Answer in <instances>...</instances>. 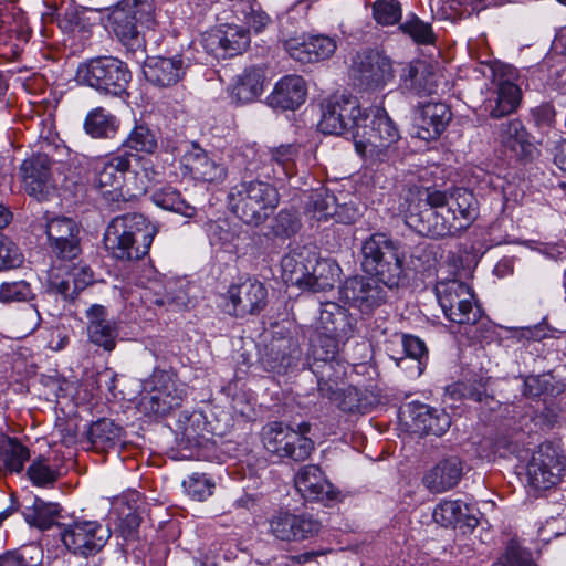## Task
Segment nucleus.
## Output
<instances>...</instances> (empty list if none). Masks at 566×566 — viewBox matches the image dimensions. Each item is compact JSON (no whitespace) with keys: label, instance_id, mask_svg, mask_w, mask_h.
<instances>
[{"label":"nucleus","instance_id":"obj_31","mask_svg":"<svg viewBox=\"0 0 566 566\" xmlns=\"http://www.w3.org/2000/svg\"><path fill=\"white\" fill-rule=\"evenodd\" d=\"M315 262V253L306 248L291 250L282 258V279L286 284L305 289L311 268Z\"/></svg>","mask_w":566,"mask_h":566},{"label":"nucleus","instance_id":"obj_34","mask_svg":"<svg viewBox=\"0 0 566 566\" xmlns=\"http://www.w3.org/2000/svg\"><path fill=\"white\" fill-rule=\"evenodd\" d=\"M409 406L412 426L418 432L441 436L451 424L450 416L443 410L419 402H412Z\"/></svg>","mask_w":566,"mask_h":566},{"label":"nucleus","instance_id":"obj_37","mask_svg":"<svg viewBox=\"0 0 566 566\" xmlns=\"http://www.w3.org/2000/svg\"><path fill=\"white\" fill-rule=\"evenodd\" d=\"M403 88L418 94H432L438 86L437 75L423 61H415L403 66L401 73Z\"/></svg>","mask_w":566,"mask_h":566},{"label":"nucleus","instance_id":"obj_27","mask_svg":"<svg viewBox=\"0 0 566 566\" xmlns=\"http://www.w3.org/2000/svg\"><path fill=\"white\" fill-rule=\"evenodd\" d=\"M51 165V159L43 154L32 156L21 165L23 184L31 196L41 199L52 189Z\"/></svg>","mask_w":566,"mask_h":566},{"label":"nucleus","instance_id":"obj_25","mask_svg":"<svg viewBox=\"0 0 566 566\" xmlns=\"http://www.w3.org/2000/svg\"><path fill=\"white\" fill-rule=\"evenodd\" d=\"M290 56L301 63H313L332 56L336 42L326 35L294 36L284 41Z\"/></svg>","mask_w":566,"mask_h":566},{"label":"nucleus","instance_id":"obj_33","mask_svg":"<svg viewBox=\"0 0 566 566\" xmlns=\"http://www.w3.org/2000/svg\"><path fill=\"white\" fill-rule=\"evenodd\" d=\"M436 523L443 527L474 528L479 521L468 504L460 500L441 501L432 513Z\"/></svg>","mask_w":566,"mask_h":566},{"label":"nucleus","instance_id":"obj_29","mask_svg":"<svg viewBox=\"0 0 566 566\" xmlns=\"http://www.w3.org/2000/svg\"><path fill=\"white\" fill-rule=\"evenodd\" d=\"M497 139L504 148L518 158L532 159L537 153L526 127L517 118L500 124Z\"/></svg>","mask_w":566,"mask_h":566},{"label":"nucleus","instance_id":"obj_13","mask_svg":"<svg viewBox=\"0 0 566 566\" xmlns=\"http://www.w3.org/2000/svg\"><path fill=\"white\" fill-rule=\"evenodd\" d=\"M130 155L119 154L107 157L95 167L94 186L103 198L111 202L128 200V179Z\"/></svg>","mask_w":566,"mask_h":566},{"label":"nucleus","instance_id":"obj_52","mask_svg":"<svg viewBox=\"0 0 566 566\" xmlns=\"http://www.w3.org/2000/svg\"><path fill=\"white\" fill-rule=\"evenodd\" d=\"M340 343L345 342L317 334L312 344L313 363H328L329 360L337 359Z\"/></svg>","mask_w":566,"mask_h":566},{"label":"nucleus","instance_id":"obj_50","mask_svg":"<svg viewBox=\"0 0 566 566\" xmlns=\"http://www.w3.org/2000/svg\"><path fill=\"white\" fill-rule=\"evenodd\" d=\"M123 147L153 154L157 149L156 135L145 125L135 126L123 142Z\"/></svg>","mask_w":566,"mask_h":566},{"label":"nucleus","instance_id":"obj_53","mask_svg":"<svg viewBox=\"0 0 566 566\" xmlns=\"http://www.w3.org/2000/svg\"><path fill=\"white\" fill-rule=\"evenodd\" d=\"M373 17L381 25H394L402 17L401 4L397 0H377L373 3Z\"/></svg>","mask_w":566,"mask_h":566},{"label":"nucleus","instance_id":"obj_28","mask_svg":"<svg viewBox=\"0 0 566 566\" xmlns=\"http://www.w3.org/2000/svg\"><path fill=\"white\" fill-rule=\"evenodd\" d=\"M317 334L347 342L354 335V323L346 308L334 302L323 304Z\"/></svg>","mask_w":566,"mask_h":566},{"label":"nucleus","instance_id":"obj_12","mask_svg":"<svg viewBox=\"0 0 566 566\" xmlns=\"http://www.w3.org/2000/svg\"><path fill=\"white\" fill-rule=\"evenodd\" d=\"M111 24L119 41L130 48L142 45L139 27L153 20V6L147 0H122L113 10Z\"/></svg>","mask_w":566,"mask_h":566},{"label":"nucleus","instance_id":"obj_49","mask_svg":"<svg viewBox=\"0 0 566 566\" xmlns=\"http://www.w3.org/2000/svg\"><path fill=\"white\" fill-rule=\"evenodd\" d=\"M43 553L35 545L8 552L0 556V566H41Z\"/></svg>","mask_w":566,"mask_h":566},{"label":"nucleus","instance_id":"obj_41","mask_svg":"<svg viewBox=\"0 0 566 566\" xmlns=\"http://www.w3.org/2000/svg\"><path fill=\"white\" fill-rule=\"evenodd\" d=\"M83 126L92 138H113L119 129V119L105 108L96 107L87 113Z\"/></svg>","mask_w":566,"mask_h":566},{"label":"nucleus","instance_id":"obj_4","mask_svg":"<svg viewBox=\"0 0 566 566\" xmlns=\"http://www.w3.org/2000/svg\"><path fill=\"white\" fill-rule=\"evenodd\" d=\"M280 195L270 182L243 179L230 187L228 206L242 222L252 226L263 223L277 208Z\"/></svg>","mask_w":566,"mask_h":566},{"label":"nucleus","instance_id":"obj_64","mask_svg":"<svg viewBox=\"0 0 566 566\" xmlns=\"http://www.w3.org/2000/svg\"><path fill=\"white\" fill-rule=\"evenodd\" d=\"M51 287L57 294L62 295L64 298L74 297L78 291H74V285L72 284V279L67 275L66 279L55 277L51 281Z\"/></svg>","mask_w":566,"mask_h":566},{"label":"nucleus","instance_id":"obj_18","mask_svg":"<svg viewBox=\"0 0 566 566\" xmlns=\"http://www.w3.org/2000/svg\"><path fill=\"white\" fill-rule=\"evenodd\" d=\"M353 73L360 86L371 90L382 88L394 78L391 60L377 51L357 54Z\"/></svg>","mask_w":566,"mask_h":566},{"label":"nucleus","instance_id":"obj_24","mask_svg":"<svg viewBox=\"0 0 566 566\" xmlns=\"http://www.w3.org/2000/svg\"><path fill=\"white\" fill-rule=\"evenodd\" d=\"M206 46L222 56L243 53L251 43L249 31L237 24H222L205 38Z\"/></svg>","mask_w":566,"mask_h":566},{"label":"nucleus","instance_id":"obj_7","mask_svg":"<svg viewBox=\"0 0 566 566\" xmlns=\"http://www.w3.org/2000/svg\"><path fill=\"white\" fill-rule=\"evenodd\" d=\"M310 429L307 422H302L297 429H293L281 421H273L263 427L261 438L270 453L279 458L304 461L314 450L313 441L306 437Z\"/></svg>","mask_w":566,"mask_h":566},{"label":"nucleus","instance_id":"obj_38","mask_svg":"<svg viewBox=\"0 0 566 566\" xmlns=\"http://www.w3.org/2000/svg\"><path fill=\"white\" fill-rule=\"evenodd\" d=\"M494 99L488 104L489 114L492 118H501L514 113L521 103V88L509 78H501L497 83Z\"/></svg>","mask_w":566,"mask_h":566},{"label":"nucleus","instance_id":"obj_21","mask_svg":"<svg viewBox=\"0 0 566 566\" xmlns=\"http://www.w3.org/2000/svg\"><path fill=\"white\" fill-rule=\"evenodd\" d=\"M180 170L184 176L202 182H219L227 176L226 167L197 144L181 156Z\"/></svg>","mask_w":566,"mask_h":566},{"label":"nucleus","instance_id":"obj_58","mask_svg":"<svg viewBox=\"0 0 566 566\" xmlns=\"http://www.w3.org/2000/svg\"><path fill=\"white\" fill-rule=\"evenodd\" d=\"M493 566H536L531 554L517 545H510Z\"/></svg>","mask_w":566,"mask_h":566},{"label":"nucleus","instance_id":"obj_30","mask_svg":"<svg viewBox=\"0 0 566 566\" xmlns=\"http://www.w3.org/2000/svg\"><path fill=\"white\" fill-rule=\"evenodd\" d=\"M306 94L305 81L298 75H287L275 84L268 103L273 108L295 109L305 102Z\"/></svg>","mask_w":566,"mask_h":566},{"label":"nucleus","instance_id":"obj_11","mask_svg":"<svg viewBox=\"0 0 566 566\" xmlns=\"http://www.w3.org/2000/svg\"><path fill=\"white\" fill-rule=\"evenodd\" d=\"M436 294L442 312L457 324H474L480 317V308L474 302L472 289L458 280L441 281L436 285Z\"/></svg>","mask_w":566,"mask_h":566},{"label":"nucleus","instance_id":"obj_39","mask_svg":"<svg viewBox=\"0 0 566 566\" xmlns=\"http://www.w3.org/2000/svg\"><path fill=\"white\" fill-rule=\"evenodd\" d=\"M340 273L342 269L335 261L315 256L304 291L316 293L331 290L339 281Z\"/></svg>","mask_w":566,"mask_h":566},{"label":"nucleus","instance_id":"obj_59","mask_svg":"<svg viewBox=\"0 0 566 566\" xmlns=\"http://www.w3.org/2000/svg\"><path fill=\"white\" fill-rule=\"evenodd\" d=\"M238 6L240 9H237L235 12L242 13L245 24L256 33L261 32L269 23L270 18L264 12L255 11L249 2L241 1Z\"/></svg>","mask_w":566,"mask_h":566},{"label":"nucleus","instance_id":"obj_44","mask_svg":"<svg viewBox=\"0 0 566 566\" xmlns=\"http://www.w3.org/2000/svg\"><path fill=\"white\" fill-rule=\"evenodd\" d=\"M29 459V449L18 439L9 437L0 439V462L6 471L20 473Z\"/></svg>","mask_w":566,"mask_h":566},{"label":"nucleus","instance_id":"obj_45","mask_svg":"<svg viewBox=\"0 0 566 566\" xmlns=\"http://www.w3.org/2000/svg\"><path fill=\"white\" fill-rule=\"evenodd\" d=\"M122 428L112 420L102 419L88 429V439L95 449L107 450L120 441Z\"/></svg>","mask_w":566,"mask_h":566},{"label":"nucleus","instance_id":"obj_32","mask_svg":"<svg viewBox=\"0 0 566 566\" xmlns=\"http://www.w3.org/2000/svg\"><path fill=\"white\" fill-rule=\"evenodd\" d=\"M106 310L102 305H92L87 311V333L90 340L112 352L116 346L118 326L115 321L107 319Z\"/></svg>","mask_w":566,"mask_h":566},{"label":"nucleus","instance_id":"obj_36","mask_svg":"<svg viewBox=\"0 0 566 566\" xmlns=\"http://www.w3.org/2000/svg\"><path fill=\"white\" fill-rule=\"evenodd\" d=\"M462 475V463L455 458L444 459L423 478L424 485L433 493H441L455 486Z\"/></svg>","mask_w":566,"mask_h":566},{"label":"nucleus","instance_id":"obj_46","mask_svg":"<svg viewBox=\"0 0 566 566\" xmlns=\"http://www.w3.org/2000/svg\"><path fill=\"white\" fill-rule=\"evenodd\" d=\"M298 147L295 145H281L270 151V161L273 176L276 179L290 178L295 172V158Z\"/></svg>","mask_w":566,"mask_h":566},{"label":"nucleus","instance_id":"obj_40","mask_svg":"<svg viewBox=\"0 0 566 566\" xmlns=\"http://www.w3.org/2000/svg\"><path fill=\"white\" fill-rule=\"evenodd\" d=\"M132 176L128 178V199L137 198L147 193L149 190L156 189L163 174L156 169L150 159L140 160L139 168L129 171Z\"/></svg>","mask_w":566,"mask_h":566},{"label":"nucleus","instance_id":"obj_16","mask_svg":"<svg viewBox=\"0 0 566 566\" xmlns=\"http://www.w3.org/2000/svg\"><path fill=\"white\" fill-rule=\"evenodd\" d=\"M109 537L111 531L97 521H76L61 532L65 547L83 556L98 553Z\"/></svg>","mask_w":566,"mask_h":566},{"label":"nucleus","instance_id":"obj_23","mask_svg":"<svg viewBox=\"0 0 566 566\" xmlns=\"http://www.w3.org/2000/svg\"><path fill=\"white\" fill-rule=\"evenodd\" d=\"M305 212L311 219L317 222L333 219L340 223H353L357 218L355 208L348 205H338L334 193L327 190L313 192L307 202Z\"/></svg>","mask_w":566,"mask_h":566},{"label":"nucleus","instance_id":"obj_61","mask_svg":"<svg viewBox=\"0 0 566 566\" xmlns=\"http://www.w3.org/2000/svg\"><path fill=\"white\" fill-rule=\"evenodd\" d=\"M328 399L334 401L339 409L346 412H355L360 408L358 403V390L352 386L340 387V390H337L335 398Z\"/></svg>","mask_w":566,"mask_h":566},{"label":"nucleus","instance_id":"obj_15","mask_svg":"<svg viewBox=\"0 0 566 566\" xmlns=\"http://www.w3.org/2000/svg\"><path fill=\"white\" fill-rule=\"evenodd\" d=\"M224 311L235 317L255 315L262 312L268 303L265 285L255 280L247 279L231 284L224 294Z\"/></svg>","mask_w":566,"mask_h":566},{"label":"nucleus","instance_id":"obj_20","mask_svg":"<svg viewBox=\"0 0 566 566\" xmlns=\"http://www.w3.org/2000/svg\"><path fill=\"white\" fill-rule=\"evenodd\" d=\"M376 277L354 276L340 287V298L368 313L379 306L386 298V292Z\"/></svg>","mask_w":566,"mask_h":566},{"label":"nucleus","instance_id":"obj_60","mask_svg":"<svg viewBox=\"0 0 566 566\" xmlns=\"http://www.w3.org/2000/svg\"><path fill=\"white\" fill-rule=\"evenodd\" d=\"M40 313L33 305L23 307L15 317V324L24 335L33 333L40 326Z\"/></svg>","mask_w":566,"mask_h":566},{"label":"nucleus","instance_id":"obj_47","mask_svg":"<svg viewBox=\"0 0 566 566\" xmlns=\"http://www.w3.org/2000/svg\"><path fill=\"white\" fill-rule=\"evenodd\" d=\"M402 347L406 356L400 358L397 365L403 368H413L415 370L410 374L420 376L424 368L422 358L427 356L424 343L418 337L405 335L402 337Z\"/></svg>","mask_w":566,"mask_h":566},{"label":"nucleus","instance_id":"obj_14","mask_svg":"<svg viewBox=\"0 0 566 566\" xmlns=\"http://www.w3.org/2000/svg\"><path fill=\"white\" fill-rule=\"evenodd\" d=\"M193 62L191 46L169 56H148L144 65V75L154 86L172 87L185 78Z\"/></svg>","mask_w":566,"mask_h":566},{"label":"nucleus","instance_id":"obj_22","mask_svg":"<svg viewBox=\"0 0 566 566\" xmlns=\"http://www.w3.org/2000/svg\"><path fill=\"white\" fill-rule=\"evenodd\" d=\"M297 492L311 502L328 504L338 496L337 490L327 480L318 465L307 464L297 471L294 478Z\"/></svg>","mask_w":566,"mask_h":566},{"label":"nucleus","instance_id":"obj_26","mask_svg":"<svg viewBox=\"0 0 566 566\" xmlns=\"http://www.w3.org/2000/svg\"><path fill=\"white\" fill-rule=\"evenodd\" d=\"M451 120V112L447 104L429 102L419 107L415 117V136L422 140H436Z\"/></svg>","mask_w":566,"mask_h":566},{"label":"nucleus","instance_id":"obj_57","mask_svg":"<svg viewBox=\"0 0 566 566\" xmlns=\"http://www.w3.org/2000/svg\"><path fill=\"white\" fill-rule=\"evenodd\" d=\"M22 255L17 245L0 233V271L20 265Z\"/></svg>","mask_w":566,"mask_h":566},{"label":"nucleus","instance_id":"obj_63","mask_svg":"<svg viewBox=\"0 0 566 566\" xmlns=\"http://www.w3.org/2000/svg\"><path fill=\"white\" fill-rule=\"evenodd\" d=\"M534 122L539 128L551 127L555 119V111L551 104H542L532 109Z\"/></svg>","mask_w":566,"mask_h":566},{"label":"nucleus","instance_id":"obj_2","mask_svg":"<svg viewBox=\"0 0 566 566\" xmlns=\"http://www.w3.org/2000/svg\"><path fill=\"white\" fill-rule=\"evenodd\" d=\"M158 226L140 213L115 217L107 226L104 244L118 260H139L148 254Z\"/></svg>","mask_w":566,"mask_h":566},{"label":"nucleus","instance_id":"obj_43","mask_svg":"<svg viewBox=\"0 0 566 566\" xmlns=\"http://www.w3.org/2000/svg\"><path fill=\"white\" fill-rule=\"evenodd\" d=\"M150 198L157 207L164 210L179 213L186 218H192L196 214V208L189 205L181 197V193L170 186L154 189Z\"/></svg>","mask_w":566,"mask_h":566},{"label":"nucleus","instance_id":"obj_62","mask_svg":"<svg viewBox=\"0 0 566 566\" xmlns=\"http://www.w3.org/2000/svg\"><path fill=\"white\" fill-rule=\"evenodd\" d=\"M66 274L72 279L74 291L78 292L84 290L94 280L92 270L83 264L73 265L67 270Z\"/></svg>","mask_w":566,"mask_h":566},{"label":"nucleus","instance_id":"obj_35","mask_svg":"<svg viewBox=\"0 0 566 566\" xmlns=\"http://www.w3.org/2000/svg\"><path fill=\"white\" fill-rule=\"evenodd\" d=\"M311 369L317 378L321 395L326 398H335L337 390L345 386L344 379L347 374V367L339 358L328 363H313Z\"/></svg>","mask_w":566,"mask_h":566},{"label":"nucleus","instance_id":"obj_3","mask_svg":"<svg viewBox=\"0 0 566 566\" xmlns=\"http://www.w3.org/2000/svg\"><path fill=\"white\" fill-rule=\"evenodd\" d=\"M366 116L355 134V150L369 165L386 163L397 153L400 130L382 107L371 108Z\"/></svg>","mask_w":566,"mask_h":566},{"label":"nucleus","instance_id":"obj_10","mask_svg":"<svg viewBox=\"0 0 566 566\" xmlns=\"http://www.w3.org/2000/svg\"><path fill=\"white\" fill-rule=\"evenodd\" d=\"M566 472V457L558 444L541 443L527 463V483L536 491H545L557 485Z\"/></svg>","mask_w":566,"mask_h":566},{"label":"nucleus","instance_id":"obj_1","mask_svg":"<svg viewBox=\"0 0 566 566\" xmlns=\"http://www.w3.org/2000/svg\"><path fill=\"white\" fill-rule=\"evenodd\" d=\"M428 209L420 213L421 231L434 238L457 237L479 217V202L465 188L434 190L427 195Z\"/></svg>","mask_w":566,"mask_h":566},{"label":"nucleus","instance_id":"obj_42","mask_svg":"<svg viewBox=\"0 0 566 566\" xmlns=\"http://www.w3.org/2000/svg\"><path fill=\"white\" fill-rule=\"evenodd\" d=\"M264 73L260 67L247 69L231 90V95L240 103H249L263 92Z\"/></svg>","mask_w":566,"mask_h":566},{"label":"nucleus","instance_id":"obj_9","mask_svg":"<svg viewBox=\"0 0 566 566\" xmlns=\"http://www.w3.org/2000/svg\"><path fill=\"white\" fill-rule=\"evenodd\" d=\"M186 389L171 374L156 370L145 381L139 406L145 413L165 416L181 406Z\"/></svg>","mask_w":566,"mask_h":566},{"label":"nucleus","instance_id":"obj_55","mask_svg":"<svg viewBox=\"0 0 566 566\" xmlns=\"http://www.w3.org/2000/svg\"><path fill=\"white\" fill-rule=\"evenodd\" d=\"M400 29L410 35L416 42L427 44L433 41L431 25L421 21L417 15L411 14L406 22L400 24Z\"/></svg>","mask_w":566,"mask_h":566},{"label":"nucleus","instance_id":"obj_56","mask_svg":"<svg viewBox=\"0 0 566 566\" xmlns=\"http://www.w3.org/2000/svg\"><path fill=\"white\" fill-rule=\"evenodd\" d=\"M32 290L27 281L4 282L0 285V302L11 303L27 301Z\"/></svg>","mask_w":566,"mask_h":566},{"label":"nucleus","instance_id":"obj_48","mask_svg":"<svg viewBox=\"0 0 566 566\" xmlns=\"http://www.w3.org/2000/svg\"><path fill=\"white\" fill-rule=\"evenodd\" d=\"M60 509L55 503H45L40 499H35L32 509L24 513L25 521L38 528L48 530L52 526L54 517L59 514Z\"/></svg>","mask_w":566,"mask_h":566},{"label":"nucleus","instance_id":"obj_17","mask_svg":"<svg viewBox=\"0 0 566 566\" xmlns=\"http://www.w3.org/2000/svg\"><path fill=\"white\" fill-rule=\"evenodd\" d=\"M270 533L279 541L302 542L321 532L322 524L308 514H293L287 511L275 513L269 520Z\"/></svg>","mask_w":566,"mask_h":566},{"label":"nucleus","instance_id":"obj_8","mask_svg":"<svg viewBox=\"0 0 566 566\" xmlns=\"http://www.w3.org/2000/svg\"><path fill=\"white\" fill-rule=\"evenodd\" d=\"M368 119L357 98L345 94L333 95L323 104L318 128L324 134L350 136L355 142L361 122Z\"/></svg>","mask_w":566,"mask_h":566},{"label":"nucleus","instance_id":"obj_54","mask_svg":"<svg viewBox=\"0 0 566 566\" xmlns=\"http://www.w3.org/2000/svg\"><path fill=\"white\" fill-rule=\"evenodd\" d=\"M187 494L196 501H205L212 495L214 483L206 474L193 473L182 482Z\"/></svg>","mask_w":566,"mask_h":566},{"label":"nucleus","instance_id":"obj_6","mask_svg":"<svg viewBox=\"0 0 566 566\" xmlns=\"http://www.w3.org/2000/svg\"><path fill=\"white\" fill-rule=\"evenodd\" d=\"M76 80L101 93L122 96L126 93L132 73L120 60L103 56L81 64L77 67Z\"/></svg>","mask_w":566,"mask_h":566},{"label":"nucleus","instance_id":"obj_5","mask_svg":"<svg viewBox=\"0 0 566 566\" xmlns=\"http://www.w3.org/2000/svg\"><path fill=\"white\" fill-rule=\"evenodd\" d=\"M364 271L389 289L397 287L403 272L399 243L385 233H374L361 245Z\"/></svg>","mask_w":566,"mask_h":566},{"label":"nucleus","instance_id":"obj_19","mask_svg":"<svg viewBox=\"0 0 566 566\" xmlns=\"http://www.w3.org/2000/svg\"><path fill=\"white\" fill-rule=\"evenodd\" d=\"M45 233L52 253L61 260H73L80 252L78 227L66 217L46 220Z\"/></svg>","mask_w":566,"mask_h":566},{"label":"nucleus","instance_id":"obj_51","mask_svg":"<svg viewBox=\"0 0 566 566\" xmlns=\"http://www.w3.org/2000/svg\"><path fill=\"white\" fill-rule=\"evenodd\" d=\"M27 473L32 484L41 488L53 485L60 476L59 471L53 469L44 458L34 459Z\"/></svg>","mask_w":566,"mask_h":566}]
</instances>
